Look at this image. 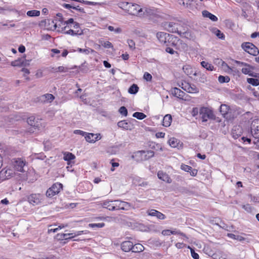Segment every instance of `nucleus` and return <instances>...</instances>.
<instances>
[{
    "label": "nucleus",
    "mask_w": 259,
    "mask_h": 259,
    "mask_svg": "<svg viewBox=\"0 0 259 259\" xmlns=\"http://www.w3.org/2000/svg\"><path fill=\"white\" fill-rule=\"evenodd\" d=\"M194 75L197 76L196 80L201 83H205L207 81V76L204 73L199 71L198 72H194Z\"/></svg>",
    "instance_id": "nucleus-15"
},
{
    "label": "nucleus",
    "mask_w": 259,
    "mask_h": 259,
    "mask_svg": "<svg viewBox=\"0 0 259 259\" xmlns=\"http://www.w3.org/2000/svg\"><path fill=\"white\" fill-rule=\"evenodd\" d=\"M251 201L255 202H259V197L250 195Z\"/></svg>",
    "instance_id": "nucleus-64"
},
{
    "label": "nucleus",
    "mask_w": 259,
    "mask_h": 259,
    "mask_svg": "<svg viewBox=\"0 0 259 259\" xmlns=\"http://www.w3.org/2000/svg\"><path fill=\"white\" fill-rule=\"evenodd\" d=\"M242 207L248 212L251 211L252 208L249 204H247L246 205H242Z\"/></svg>",
    "instance_id": "nucleus-58"
},
{
    "label": "nucleus",
    "mask_w": 259,
    "mask_h": 259,
    "mask_svg": "<svg viewBox=\"0 0 259 259\" xmlns=\"http://www.w3.org/2000/svg\"><path fill=\"white\" fill-rule=\"evenodd\" d=\"M115 200H106L102 203V206L103 208L108 209L109 210H116V207L115 206Z\"/></svg>",
    "instance_id": "nucleus-12"
},
{
    "label": "nucleus",
    "mask_w": 259,
    "mask_h": 259,
    "mask_svg": "<svg viewBox=\"0 0 259 259\" xmlns=\"http://www.w3.org/2000/svg\"><path fill=\"white\" fill-rule=\"evenodd\" d=\"M179 24L178 23H174V22H165L163 24V26L165 29L168 31L172 33H178V34H180V32L179 31Z\"/></svg>",
    "instance_id": "nucleus-6"
},
{
    "label": "nucleus",
    "mask_w": 259,
    "mask_h": 259,
    "mask_svg": "<svg viewBox=\"0 0 259 259\" xmlns=\"http://www.w3.org/2000/svg\"><path fill=\"white\" fill-rule=\"evenodd\" d=\"M254 69V67L249 65V66H245L241 70L242 72L244 74L249 75L251 71Z\"/></svg>",
    "instance_id": "nucleus-34"
},
{
    "label": "nucleus",
    "mask_w": 259,
    "mask_h": 259,
    "mask_svg": "<svg viewBox=\"0 0 259 259\" xmlns=\"http://www.w3.org/2000/svg\"><path fill=\"white\" fill-rule=\"evenodd\" d=\"M108 29L109 30L111 31H114L115 33H119L121 32V28H114L113 26H109L108 27Z\"/></svg>",
    "instance_id": "nucleus-47"
},
{
    "label": "nucleus",
    "mask_w": 259,
    "mask_h": 259,
    "mask_svg": "<svg viewBox=\"0 0 259 259\" xmlns=\"http://www.w3.org/2000/svg\"><path fill=\"white\" fill-rule=\"evenodd\" d=\"M165 51L170 54H174L175 53L177 54V55H178V53H177V52H176L172 48H171L170 47H167L165 49Z\"/></svg>",
    "instance_id": "nucleus-56"
},
{
    "label": "nucleus",
    "mask_w": 259,
    "mask_h": 259,
    "mask_svg": "<svg viewBox=\"0 0 259 259\" xmlns=\"http://www.w3.org/2000/svg\"><path fill=\"white\" fill-rule=\"evenodd\" d=\"M74 133L75 134L82 135V136H85L87 135V133L79 130H75Z\"/></svg>",
    "instance_id": "nucleus-60"
},
{
    "label": "nucleus",
    "mask_w": 259,
    "mask_h": 259,
    "mask_svg": "<svg viewBox=\"0 0 259 259\" xmlns=\"http://www.w3.org/2000/svg\"><path fill=\"white\" fill-rule=\"evenodd\" d=\"M73 233H67V234H58L56 236V238L58 240H63L64 239H68V235H73Z\"/></svg>",
    "instance_id": "nucleus-41"
},
{
    "label": "nucleus",
    "mask_w": 259,
    "mask_h": 259,
    "mask_svg": "<svg viewBox=\"0 0 259 259\" xmlns=\"http://www.w3.org/2000/svg\"><path fill=\"white\" fill-rule=\"evenodd\" d=\"M228 236L230 237L231 238H232V239H236V240H241L242 239V237L241 236H236L233 234H228Z\"/></svg>",
    "instance_id": "nucleus-57"
},
{
    "label": "nucleus",
    "mask_w": 259,
    "mask_h": 259,
    "mask_svg": "<svg viewBox=\"0 0 259 259\" xmlns=\"http://www.w3.org/2000/svg\"><path fill=\"white\" fill-rule=\"evenodd\" d=\"M199 114L203 122H206L208 119H214L215 116L213 112L206 107H202L199 110Z\"/></svg>",
    "instance_id": "nucleus-2"
},
{
    "label": "nucleus",
    "mask_w": 259,
    "mask_h": 259,
    "mask_svg": "<svg viewBox=\"0 0 259 259\" xmlns=\"http://www.w3.org/2000/svg\"><path fill=\"white\" fill-rule=\"evenodd\" d=\"M157 177L160 180L166 182L167 183H171L172 182V180L169 176L162 171H159L157 172Z\"/></svg>",
    "instance_id": "nucleus-17"
},
{
    "label": "nucleus",
    "mask_w": 259,
    "mask_h": 259,
    "mask_svg": "<svg viewBox=\"0 0 259 259\" xmlns=\"http://www.w3.org/2000/svg\"><path fill=\"white\" fill-rule=\"evenodd\" d=\"M27 123L31 126H33L34 128L40 127L39 123L38 121L35 120L34 116H30L27 119Z\"/></svg>",
    "instance_id": "nucleus-22"
},
{
    "label": "nucleus",
    "mask_w": 259,
    "mask_h": 259,
    "mask_svg": "<svg viewBox=\"0 0 259 259\" xmlns=\"http://www.w3.org/2000/svg\"><path fill=\"white\" fill-rule=\"evenodd\" d=\"M63 159L65 161H68V163L71 161V160L75 159V156L72 153L65 152L63 154Z\"/></svg>",
    "instance_id": "nucleus-27"
},
{
    "label": "nucleus",
    "mask_w": 259,
    "mask_h": 259,
    "mask_svg": "<svg viewBox=\"0 0 259 259\" xmlns=\"http://www.w3.org/2000/svg\"><path fill=\"white\" fill-rule=\"evenodd\" d=\"M180 39L176 36L170 35L167 38V42H166L167 47H176L178 43L179 42Z\"/></svg>",
    "instance_id": "nucleus-14"
},
{
    "label": "nucleus",
    "mask_w": 259,
    "mask_h": 259,
    "mask_svg": "<svg viewBox=\"0 0 259 259\" xmlns=\"http://www.w3.org/2000/svg\"><path fill=\"white\" fill-rule=\"evenodd\" d=\"M213 32L218 36V38L222 39H225L224 34L218 29H217V28L213 29Z\"/></svg>",
    "instance_id": "nucleus-40"
},
{
    "label": "nucleus",
    "mask_w": 259,
    "mask_h": 259,
    "mask_svg": "<svg viewBox=\"0 0 259 259\" xmlns=\"http://www.w3.org/2000/svg\"><path fill=\"white\" fill-rule=\"evenodd\" d=\"M119 113L124 116H126L127 115L128 111L127 109L124 106H121L118 110Z\"/></svg>",
    "instance_id": "nucleus-44"
},
{
    "label": "nucleus",
    "mask_w": 259,
    "mask_h": 259,
    "mask_svg": "<svg viewBox=\"0 0 259 259\" xmlns=\"http://www.w3.org/2000/svg\"><path fill=\"white\" fill-rule=\"evenodd\" d=\"M172 121V117L171 115L166 114L163 117V125L165 127H168L170 126L171 122Z\"/></svg>",
    "instance_id": "nucleus-24"
},
{
    "label": "nucleus",
    "mask_w": 259,
    "mask_h": 259,
    "mask_svg": "<svg viewBox=\"0 0 259 259\" xmlns=\"http://www.w3.org/2000/svg\"><path fill=\"white\" fill-rule=\"evenodd\" d=\"M251 135L255 139H259V119L254 121L251 127Z\"/></svg>",
    "instance_id": "nucleus-11"
},
{
    "label": "nucleus",
    "mask_w": 259,
    "mask_h": 259,
    "mask_svg": "<svg viewBox=\"0 0 259 259\" xmlns=\"http://www.w3.org/2000/svg\"><path fill=\"white\" fill-rule=\"evenodd\" d=\"M143 13H144V14L142 16H150L153 15L154 13V10L153 9L147 8H143Z\"/></svg>",
    "instance_id": "nucleus-35"
},
{
    "label": "nucleus",
    "mask_w": 259,
    "mask_h": 259,
    "mask_svg": "<svg viewBox=\"0 0 259 259\" xmlns=\"http://www.w3.org/2000/svg\"><path fill=\"white\" fill-rule=\"evenodd\" d=\"M133 116L140 120L143 119L146 117V115L144 113L139 112H135Z\"/></svg>",
    "instance_id": "nucleus-36"
},
{
    "label": "nucleus",
    "mask_w": 259,
    "mask_h": 259,
    "mask_svg": "<svg viewBox=\"0 0 259 259\" xmlns=\"http://www.w3.org/2000/svg\"><path fill=\"white\" fill-rule=\"evenodd\" d=\"M188 247L190 249L192 257L194 259H199V254L195 252L193 248H191L189 246Z\"/></svg>",
    "instance_id": "nucleus-46"
},
{
    "label": "nucleus",
    "mask_w": 259,
    "mask_h": 259,
    "mask_svg": "<svg viewBox=\"0 0 259 259\" xmlns=\"http://www.w3.org/2000/svg\"><path fill=\"white\" fill-rule=\"evenodd\" d=\"M202 15L204 17L209 18L213 22H215L218 20V18L215 15L209 13L206 10H204L202 12Z\"/></svg>",
    "instance_id": "nucleus-25"
},
{
    "label": "nucleus",
    "mask_w": 259,
    "mask_h": 259,
    "mask_svg": "<svg viewBox=\"0 0 259 259\" xmlns=\"http://www.w3.org/2000/svg\"><path fill=\"white\" fill-rule=\"evenodd\" d=\"M13 164L15 170L23 172L24 171L23 167L25 165V161L21 158L15 159H14Z\"/></svg>",
    "instance_id": "nucleus-10"
},
{
    "label": "nucleus",
    "mask_w": 259,
    "mask_h": 259,
    "mask_svg": "<svg viewBox=\"0 0 259 259\" xmlns=\"http://www.w3.org/2000/svg\"><path fill=\"white\" fill-rule=\"evenodd\" d=\"M117 125L119 127L123 128L124 130H131L130 124L126 121V120H121L117 123Z\"/></svg>",
    "instance_id": "nucleus-28"
},
{
    "label": "nucleus",
    "mask_w": 259,
    "mask_h": 259,
    "mask_svg": "<svg viewBox=\"0 0 259 259\" xmlns=\"http://www.w3.org/2000/svg\"><path fill=\"white\" fill-rule=\"evenodd\" d=\"M63 185L61 183H56L53 184L46 192V196L48 197L51 198L55 195L58 194L61 189H62Z\"/></svg>",
    "instance_id": "nucleus-4"
},
{
    "label": "nucleus",
    "mask_w": 259,
    "mask_h": 259,
    "mask_svg": "<svg viewBox=\"0 0 259 259\" xmlns=\"http://www.w3.org/2000/svg\"><path fill=\"white\" fill-rule=\"evenodd\" d=\"M57 17H58V21L60 22L61 23H63V18L62 14L61 13H58L56 15Z\"/></svg>",
    "instance_id": "nucleus-63"
},
{
    "label": "nucleus",
    "mask_w": 259,
    "mask_h": 259,
    "mask_svg": "<svg viewBox=\"0 0 259 259\" xmlns=\"http://www.w3.org/2000/svg\"><path fill=\"white\" fill-rule=\"evenodd\" d=\"M105 224L104 223H92L89 224V226L91 228H103L105 226Z\"/></svg>",
    "instance_id": "nucleus-45"
},
{
    "label": "nucleus",
    "mask_w": 259,
    "mask_h": 259,
    "mask_svg": "<svg viewBox=\"0 0 259 259\" xmlns=\"http://www.w3.org/2000/svg\"><path fill=\"white\" fill-rule=\"evenodd\" d=\"M235 62L238 65L244 66H249V64H247L246 63H245V62H240V61H235Z\"/></svg>",
    "instance_id": "nucleus-62"
},
{
    "label": "nucleus",
    "mask_w": 259,
    "mask_h": 259,
    "mask_svg": "<svg viewBox=\"0 0 259 259\" xmlns=\"http://www.w3.org/2000/svg\"><path fill=\"white\" fill-rule=\"evenodd\" d=\"M130 3L127 2H120L118 4V7L125 11H127Z\"/></svg>",
    "instance_id": "nucleus-43"
},
{
    "label": "nucleus",
    "mask_w": 259,
    "mask_h": 259,
    "mask_svg": "<svg viewBox=\"0 0 259 259\" xmlns=\"http://www.w3.org/2000/svg\"><path fill=\"white\" fill-rule=\"evenodd\" d=\"M171 92L174 96L181 99H183L185 95V92L177 88H174L172 89Z\"/></svg>",
    "instance_id": "nucleus-21"
},
{
    "label": "nucleus",
    "mask_w": 259,
    "mask_h": 259,
    "mask_svg": "<svg viewBox=\"0 0 259 259\" xmlns=\"http://www.w3.org/2000/svg\"><path fill=\"white\" fill-rule=\"evenodd\" d=\"M242 48L248 54L256 56L259 54L258 48L252 43L249 42H243L241 45Z\"/></svg>",
    "instance_id": "nucleus-1"
},
{
    "label": "nucleus",
    "mask_w": 259,
    "mask_h": 259,
    "mask_svg": "<svg viewBox=\"0 0 259 259\" xmlns=\"http://www.w3.org/2000/svg\"><path fill=\"white\" fill-rule=\"evenodd\" d=\"M247 82L253 86H257L259 85V79L253 78H248Z\"/></svg>",
    "instance_id": "nucleus-33"
},
{
    "label": "nucleus",
    "mask_w": 259,
    "mask_h": 259,
    "mask_svg": "<svg viewBox=\"0 0 259 259\" xmlns=\"http://www.w3.org/2000/svg\"><path fill=\"white\" fill-rule=\"evenodd\" d=\"M143 78L147 81H151L152 80V76L148 72H145L144 74Z\"/></svg>",
    "instance_id": "nucleus-55"
},
{
    "label": "nucleus",
    "mask_w": 259,
    "mask_h": 259,
    "mask_svg": "<svg viewBox=\"0 0 259 259\" xmlns=\"http://www.w3.org/2000/svg\"><path fill=\"white\" fill-rule=\"evenodd\" d=\"M127 43L128 44L129 48L133 50L135 49V43L132 39H128L127 40Z\"/></svg>",
    "instance_id": "nucleus-51"
},
{
    "label": "nucleus",
    "mask_w": 259,
    "mask_h": 259,
    "mask_svg": "<svg viewBox=\"0 0 259 259\" xmlns=\"http://www.w3.org/2000/svg\"><path fill=\"white\" fill-rule=\"evenodd\" d=\"M183 70L187 75H194V71L192 67L189 65H185L183 66Z\"/></svg>",
    "instance_id": "nucleus-26"
},
{
    "label": "nucleus",
    "mask_w": 259,
    "mask_h": 259,
    "mask_svg": "<svg viewBox=\"0 0 259 259\" xmlns=\"http://www.w3.org/2000/svg\"><path fill=\"white\" fill-rule=\"evenodd\" d=\"M171 234H179V235H181V236H183V237H185L186 238H188L186 237V235L184 233H182V232H181L180 231H178L174 230V231H171Z\"/></svg>",
    "instance_id": "nucleus-61"
},
{
    "label": "nucleus",
    "mask_w": 259,
    "mask_h": 259,
    "mask_svg": "<svg viewBox=\"0 0 259 259\" xmlns=\"http://www.w3.org/2000/svg\"><path fill=\"white\" fill-rule=\"evenodd\" d=\"M27 15L29 17H35L40 15V11L38 10H30L27 12Z\"/></svg>",
    "instance_id": "nucleus-39"
},
{
    "label": "nucleus",
    "mask_w": 259,
    "mask_h": 259,
    "mask_svg": "<svg viewBox=\"0 0 259 259\" xmlns=\"http://www.w3.org/2000/svg\"><path fill=\"white\" fill-rule=\"evenodd\" d=\"M101 44L105 48H113V47L112 44L108 41L104 42L103 43L101 42Z\"/></svg>",
    "instance_id": "nucleus-54"
},
{
    "label": "nucleus",
    "mask_w": 259,
    "mask_h": 259,
    "mask_svg": "<svg viewBox=\"0 0 259 259\" xmlns=\"http://www.w3.org/2000/svg\"><path fill=\"white\" fill-rule=\"evenodd\" d=\"M132 247H133V243L130 241H124L121 244L122 250L125 252H128L132 250Z\"/></svg>",
    "instance_id": "nucleus-20"
},
{
    "label": "nucleus",
    "mask_w": 259,
    "mask_h": 259,
    "mask_svg": "<svg viewBox=\"0 0 259 259\" xmlns=\"http://www.w3.org/2000/svg\"><path fill=\"white\" fill-rule=\"evenodd\" d=\"M42 195L40 194H32L28 197V201L31 204L37 205L40 203Z\"/></svg>",
    "instance_id": "nucleus-9"
},
{
    "label": "nucleus",
    "mask_w": 259,
    "mask_h": 259,
    "mask_svg": "<svg viewBox=\"0 0 259 259\" xmlns=\"http://www.w3.org/2000/svg\"><path fill=\"white\" fill-rule=\"evenodd\" d=\"M181 169L185 171L190 172V170L192 169V167L184 164L181 165Z\"/></svg>",
    "instance_id": "nucleus-53"
},
{
    "label": "nucleus",
    "mask_w": 259,
    "mask_h": 259,
    "mask_svg": "<svg viewBox=\"0 0 259 259\" xmlns=\"http://www.w3.org/2000/svg\"><path fill=\"white\" fill-rule=\"evenodd\" d=\"M201 65L203 68L208 71H212L214 69V66L212 64L205 61H202Z\"/></svg>",
    "instance_id": "nucleus-30"
},
{
    "label": "nucleus",
    "mask_w": 259,
    "mask_h": 259,
    "mask_svg": "<svg viewBox=\"0 0 259 259\" xmlns=\"http://www.w3.org/2000/svg\"><path fill=\"white\" fill-rule=\"evenodd\" d=\"M47 101L49 102H51L54 99V96L52 94H46L44 95Z\"/></svg>",
    "instance_id": "nucleus-49"
},
{
    "label": "nucleus",
    "mask_w": 259,
    "mask_h": 259,
    "mask_svg": "<svg viewBox=\"0 0 259 259\" xmlns=\"http://www.w3.org/2000/svg\"><path fill=\"white\" fill-rule=\"evenodd\" d=\"M115 206L116 207V210H128L132 207V205L131 203L121 201L119 200H115Z\"/></svg>",
    "instance_id": "nucleus-8"
},
{
    "label": "nucleus",
    "mask_w": 259,
    "mask_h": 259,
    "mask_svg": "<svg viewBox=\"0 0 259 259\" xmlns=\"http://www.w3.org/2000/svg\"><path fill=\"white\" fill-rule=\"evenodd\" d=\"M242 128L240 125H235L232 130V135L234 139H237L241 136Z\"/></svg>",
    "instance_id": "nucleus-13"
},
{
    "label": "nucleus",
    "mask_w": 259,
    "mask_h": 259,
    "mask_svg": "<svg viewBox=\"0 0 259 259\" xmlns=\"http://www.w3.org/2000/svg\"><path fill=\"white\" fill-rule=\"evenodd\" d=\"M144 250V247L140 243H137L133 245V247H132V252H140L143 251Z\"/></svg>",
    "instance_id": "nucleus-29"
},
{
    "label": "nucleus",
    "mask_w": 259,
    "mask_h": 259,
    "mask_svg": "<svg viewBox=\"0 0 259 259\" xmlns=\"http://www.w3.org/2000/svg\"><path fill=\"white\" fill-rule=\"evenodd\" d=\"M230 80V78L228 76L220 75L218 77V80L221 83L228 82Z\"/></svg>",
    "instance_id": "nucleus-38"
},
{
    "label": "nucleus",
    "mask_w": 259,
    "mask_h": 259,
    "mask_svg": "<svg viewBox=\"0 0 259 259\" xmlns=\"http://www.w3.org/2000/svg\"><path fill=\"white\" fill-rule=\"evenodd\" d=\"M137 154H140L142 156H144V159L142 158V159L146 160L148 159L154 155V151L152 150H148L147 151H139L137 153Z\"/></svg>",
    "instance_id": "nucleus-19"
},
{
    "label": "nucleus",
    "mask_w": 259,
    "mask_h": 259,
    "mask_svg": "<svg viewBox=\"0 0 259 259\" xmlns=\"http://www.w3.org/2000/svg\"><path fill=\"white\" fill-rule=\"evenodd\" d=\"M230 108L229 106L226 104H222L220 107V111L222 115L225 117L226 115L229 113Z\"/></svg>",
    "instance_id": "nucleus-23"
},
{
    "label": "nucleus",
    "mask_w": 259,
    "mask_h": 259,
    "mask_svg": "<svg viewBox=\"0 0 259 259\" xmlns=\"http://www.w3.org/2000/svg\"><path fill=\"white\" fill-rule=\"evenodd\" d=\"M95 134L93 133H87V135L85 136L86 141L90 143H94V138Z\"/></svg>",
    "instance_id": "nucleus-32"
},
{
    "label": "nucleus",
    "mask_w": 259,
    "mask_h": 259,
    "mask_svg": "<svg viewBox=\"0 0 259 259\" xmlns=\"http://www.w3.org/2000/svg\"><path fill=\"white\" fill-rule=\"evenodd\" d=\"M180 87L183 90L190 94L198 93L199 92L198 88L195 84L187 82H182Z\"/></svg>",
    "instance_id": "nucleus-5"
},
{
    "label": "nucleus",
    "mask_w": 259,
    "mask_h": 259,
    "mask_svg": "<svg viewBox=\"0 0 259 259\" xmlns=\"http://www.w3.org/2000/svg\"><path fill=\"white\" fill-rule=\"evenodd\" d=\"M14 171L12 169L4 168L0 171V181H3L14 177Z\"/></svg>",
    "instance_id": "nucleus-7"
},
{
    "label": "nucleus",
    "mask_w": 259,
    "mask_h": 259,
    "mask_svg": "<svg viewBox=\"0 0 259 259\" xmlns=\"http://www.w3.org/2000/svg\"><path fill=\"white\" fill-rule=\"evenodd\" d=\"M64 33L65 34H70L71 35L74 36V35H77V34H78V35L82 34V31H81V32H79L78 30L74 31V30H73L72 29H69L68 31H65Z\"/></svg>",
    "instance_id": "nucleus-42"
},
{
    "label": "nucleus",
    "mask_w": 259,
    "mask_h": 259,
    "mask_svg": "<svg viewBox=\"0 0 259 259\" xmlns=\"http://www.w3.org/2000/svg\"><path fill=\"white\" fill-rule=\"evenodd\" d=\"M30 60L21 58V66H27L29 65Z\"/></svg>",
    "instance_id": "nucleus-59"
},
{
    "label": "nucleus",
    "mask_w": 259,
    "mask_h": 259,
    "mask_svg": "<svg viewBox=\"0 0 259 259\" xmlns=\"http://www.w3.org/2000/svg\"><path fill=\"white\" fill-rule=\"evenodd\" d=\"M169 145L173 148L177 147L178 144V141L175 138H171L168 140Z\"/></svg>",
    "instance_id": "nucleus-37"
},
{
    "label": "nucleus",
    "mask_w": 259,
    "mask_h": 259,
    "mask_svg": "<svg viewBox=\"0 0 259 259\" xmlns=\"http://www.w3.org/2000/svg\"><path fill=\"white\" fill-rule=\"evenodd\" d=\"M170 35V34L163 32H158L156 34L159 41L163 44H166L167 42V38Z\"/></svg>",
    "instance_id": "nucleus-16"
},
{
    "label": "nucleus",
    "mask_w": 259,
    "mask_h": 259,
    "mask_svg": "<svg viewBox=\"0 0 259 259\" xmlns=\"http://www.w3.org/2000/svg\"><path fill=\"white\" fill-rule=\"evenodd\" d=\"M77 2H79V3H83V4H86V5H92V6H96L98 4V3H96V2L87 1H84V0H78V1H77Z\"/></svg>",
    "instance_id": "nucleus-48"
},
{
    "label": "nucleus",
    "mask_w": 259,
    "mask_h": 259,
    "mask_svg": "<svg viewBox=\"0 0 259 259\" xmlns=\"http://www.w3.org/2000/svg\"><path fill=\"white\" fill-rule=\"evenodd\" d=\"M90 51L91 52H93L94 51L92 49H81V48H78L77 49V51L80 52V53H84L86 55H88L90 53Z\"/></svg>",
    "instance_id": "nucleus-52"
},
{
    "label": "nucleus",
    "mask_w": 259,
    "mask_h": 259,
    "mask_svg": "<svg viewBox=\"0 0 259 259\" xmlns=\"http://www.w3.org/2000/svg\"><path fill=\"white\" fill-rule=\"evenodd\" d=\"M139 89L137 84H133L130 87L128 92L131 94H136L138 92Z\"/></svg>",
    "instance_id": "nucleus-31"
},
{
    "label": "nucleus",
    "mask_w": 259,
    "mask_h": 259,
    "mask_svg": "<svg viewBox=\"0 0 259 259\" xmlns=\"http://www.w3.org/2000/svg\"><path fill=\"white\" fill-rule=\"evenodd\" d=\"M11 65L13 66H21V58H19L11 62Z\"/></svg>",
    "instance_id": "nucleus-50"
},
{
    "label": "nucleus",
    "mask_w": 259,
    "mask_h": 259,
    "mask_svg": "<svg viewBox=\"0 0 259 259\" xmlns=\"http://www.w3.org/2000/svg\"><path fill=\"white\" fill-rule=\"evenodd\" d=\"M143 9L140 6L136 4L130 3L127 12L129 14L142 16L144 14L143 13Z\"/></svg>",
    "instance_id": "nucleus-3"
},
{
    "label": "nucleus",
    "mask_w": 259,
    "mask_h": 259,
    "mask_svg": "<svg viewBox=\"0 0 259 259\" xmlns=\"http://www.w3.org/2000/svg\"><path fill=\"white\" fill-rule=\"evenodd\" d=\"M148 214L151 216L156 217L159 220H164L165 218V216L164 214L155 209H151L149 210L148 211Z\"/></svg>",
    "instance_id": "nucleus-18"
}]
</instances>
